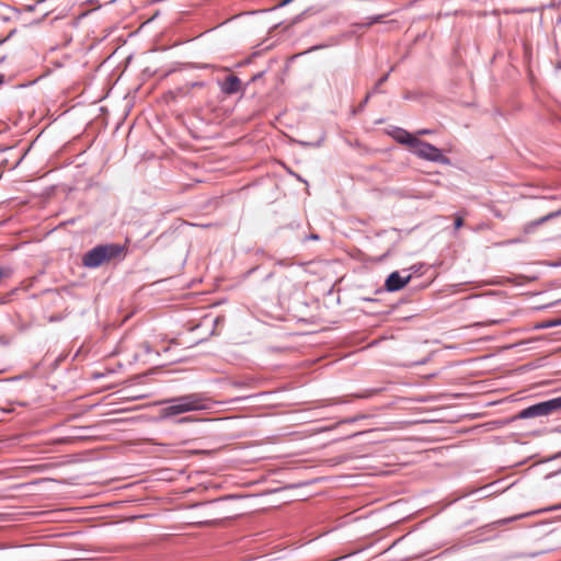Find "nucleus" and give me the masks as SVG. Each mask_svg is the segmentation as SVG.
Instances as JSON below:
<instances>
[{"mask_svg": "<svg viewBox=\"0 0 561 561\" xmlns=\"http://www.w3.org/2000/svg\"><path fill=\"white\" fill-rule=\"evenodd\" d=\"M117 244H101L88 251L82 257V264L89 268H96L103 263L116 257L122 252Z\"/></svg>", "mask_w": 561, "mask_h": 561, "instance_id": "obj_1", "label": "nucleus"}, {"mask_svg": "<svg viewBox=\"0 0 561 561\" xmlns=\"http://www.w3.org/2000/svg\"><path fill=\"white\" fill-rule=\"evenodd\" d=\"M410 150L413 154L427 161L438 162L442 164L450 163V160L442 153L440 149L428 142L420 140L419 138H416Z\"/></svg>", "mask_w": 561, "mask_h": 561, "instance_id": "obj_2", "label": "nucleus"}, {"mask_svg": "<svg viewBox=\"0 0 561 561\" xmlns=\"http://www.w3.org/2000/svg\"><path fill=\"white\" fill-rule=\"evenodd\" d=\"M182 413L209 410L213 408V401L202 393H190L176 397Z\"/></svg>", "mask_w": 561, "mask_h": 561, "instance_id": "obj_3", "label": "nucleus"}, {"mask_svg": "<svg viewBox=\"0 0 561 561\" xmlns=\"http://www.w3.org/2000/svg\"><path fill=\"white\" fill-rule=\"evenodd\" d=\"M561 410V396L548 401H543L534 405H530L522 410L518 414L519 419H530L536 416L549 415L556 411Z\"/></svg>", "mask_w": 561, "mask_h": 561, "instance_id": "obj_4", "label": "nucleus"}, {"mask_svg": "<svg viewBox=\"0 0 561 561\" xmlns=\"http://www.w3.org/2000/svg\"><path fill=\"white\" fill-rule=\"evenodd\" d=\"M411 279V275H402L400 272H392L386 279L385 287L388 291L402 289Z\"/></svg>", "mask_w": 561, "mask_h": 561, "instance_id": "obj_5", "label": "nucleus"}, {"mask_svg": "<svg viewBox=\"0 0 561 561\" xmlns=\"http://www.w3.org/2000/svg\"><path fill=\"white\" fill-rule=\"evenodd\" d=\"M219 87L222 93L231 95L241 91L242 82L237 76L230 75L219 82Z\"/></svg>", "mask_w": 561, "mask_h": 561, "instance_id": "obj_6", "label": "nucleus"}, {"mask_svg": "<svg viewBox=\"0 0 561 561\" xmlns=\"http://www.w3.org/2000/svg\"><path fill=\"white\" fill-rule=\"evenodd\" d=\"M393 138L402 144V145H405L408 146L410 149L411 147L413 146V144L415 142L417 136L416 135H412L410 134L409 131L402 129V128H397L393 133Z\"/></svg>", "mask_w": 561, "mask_h": 561, "instance_id": "obj_7", "label": "nucleus"}, {"mask_svg": "<svg viewBox=\"0 0 561 561\" xmlns=\"http://www.w3.org/2000/svg\"><path fill=\"white\" fill-rule=\"evenodd\" d=\"M165 403H167V407H164L161 411V413L164 417L183 414L179 402H176V398H172V399L165 401Z\"/></svg>", "mask_w": 561, "mask_h": 561, "instance_id": "obj_8", "label": "nucleus"}, {"mask_svg": "<svg viewBox=\"0 0 561 561\" xmlns=\"http://www.w3.org/2000/svg\"><path fill=\"white\" fill-rule=\"evenodd\" d=\"M561 325V318L556 320H548L537 324V329H549Z\"/></svg>", "mask_w": 561, "mask_h": 561, "instance_id": "obj_9", "label": "nucleus"}, {"mask_svg": "<svg viewBox=\"0 0 561 561\" xmlns=\"http://www.w3.org/2000/svg\"><path fill=\"white\" fill-rule=\"evenodd\" d=\"M463 225V220L460 216H457L456 219H455V229H459L460 227H462Z\"/></svg>", "mask_w": 561, "mask_h": 561, "instance_id": "obj_10", "label": "nucleus"}, {"mask_svg": "<svg viewBox=\"0 0 561 561\" xmlns=\"http://www.w3.org/2000/svg\"><path fill=\"white\" fill-rule=\"evenodd\" d=\"M382 18H383V15H376V16L371 18L369 25H371L374 23L381 22Z\"/></svg>", "mask_w": 561, "mask_h": 561, "instance_id": "obj_11", "label": "nucleus"}, {"mask_svg": "<svg viewBox=\"0 0 561 561\" xmlns=\"http://www.w3.org/2000/svg\"><path fill=\"white\" fill-rule=\"evenodd\" d=\"M387 79H388V75H385L383 77H381L376 84V89H378L381 84H383L387 81Z\"/></svg>", "mask_w": 561, "mask_h": 561, "instance_id": "obj_12", "label": "nucleus"}, {"mask_svg": "<svg viewBox=\"0 0 561 561\" xmlns=\"http://www.w3.org/2000/svg\"><path fill=\"white\" fill-rule=\"evenodd\" d=\"M432 131L430 129H420L416 131V135H428Z\"/></svg>", "mask_w": 561, "mask_h": 561, "instance_id": "obj_13", "label": "nucleus"}, {"mask_svg": "<svg viewBox=\"0 0 561 561\" xmlns=\"http://www.w3.org/2000/svg\"><path fill=\"white\" fill-rule=\"evenodd\" d=\"M557 510H561V504L556 505V506H551L549 508H546L545 511H557Z\"/></svg>", "mask_w": 561, "mask_h": 561, "instance_id": "obj_14", "label": "nucleus"}, {"mask_svg": "<svg viewBox=\"0 0 561 561\" xmlns=\"http://www.w3.org/2000/svg\"><path fill=\"white\" fill-rule=\"evenodd\" d=\"M291 1H293V0H283V1H282V5H286V4H288L289 2H291Z\"/></svg>", "mask_w": 561, "mask_h": 561, "instance_id": "obj_15", "label": "nucleus"}, {"mask_svg": "<svg viewBox=\"0 0 561 561\" xmlns=\"http://www.w3.org/2000/svg\"><path fill=\"white\" fill-rule=\"evenodd\" d=\"M309 238L312 239V240H318L319 239V237L317 234H311Z\"/></svg>", "mask_w": 561, "mask_h": 561, "instance_id": "obj_16", "label": "nucleus"}, {"mask_svg": "<svg viewBox=\"0 0 561 561\" xmlns=\"http://www.w3.org/2000/svg\"><path fill=\"white\" fill-rule=\"evenodd\" d=\"M4 276V270L0 267V279Z\"/></svg>", "mask_w": 561, "mask_h": 561, "instance_id": "obj_17", "label": "nucleus"}, {"mask_svg": "<svg viewBox=\"0 0 561 561\" xmlns=\"http://www.w3.org/2000/svg\"><path fill=\"white\" fill-rule=\"evenodd\" d=\"M2 83H3V76L0 75V84H2Z\"/></svg>", "mask_w": 561, "mask_h": 561, "instance_id": "obj_18", "label": "nucleus"}]
</instances>
